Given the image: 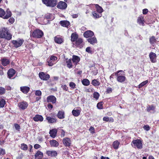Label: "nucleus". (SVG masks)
<instances>
[{"label": "nucleus", "instance_id": "nucleus-1", "mask_svg": "<svg viewBox=\"0 0 159 159\" xmlns=\"http://www.w3.org/2000/svg\"><path fill=\"white\" fill-rule=\"evenodd\" d=\"M12 34L10 33L7 27H2L0 28V39H4L7 40H11Z\"/></svg>", "mask_w": 159, "mask_h": 159}, {"label": "nucleus", "instance_id": "nucleus-2", "mask_svg": "<svg viewBox=\"0 0 159 159\" xmlns=\"http://www.w3.org/2000/svg\"><path fill=\"white\" fill-rule=\"evenodd\" d=\"M143 141L141 139L133 140L131 143L132 146L135 148L141 149L143 147Z\"/></svg>", "mask_w": 159, "mask_h": 159}, {"label": "nucleus", "instance_id": "nucleus-3", "mask_svg": "<svg viewBox=\"0 0 159 159\" xmlns=\"http://www.w3.org/2000/svg\"><path fill=\"white\" fill-rule=\"evenodd\" d=\"M12 13L9 9H7L6 12L2 8H0V17L4 19H7L12 16Z\"/></svg>", "mask_w": 159, "mask_h": 159}, {"label": "nucleus", "instance_id": "nucleus-4", "mask_svg": "<svg viewBox=\"0 0 159 159\" xmlns=\"http://www.w3.org/2000/svg\"><path fill=\"white\" fill-rule=\"evenodd\" d=\"M44 33L43 31L39 29H36L34 30L31 33V37L36 39L41 38L43 36Z\"/></svg>", "mask_w": 159, "mask_h": 159}, {"label": "nucleus", "instance_id": "nucleus-5", "mask_svg": "<svg viewBox=\"0 0 159 159\" xmlns=\"http://www.w3.org/2000/svg\"><path fill=\"white\" fill-rule=\"evenodd\" d=\"M42 2L48 7H54L57 5V0H42Z\"/></svg>", "mask_w": 159, "mask_h": 159}, {"label": "nucleus", "instance_id": "nucleus-6", "mask_svg": "<svg viewBox=\"0 0 159 159\" xmlns=\"http://www.w3.org/2000/svg\"><path fill=\"white\" fill-rule=\"evenodd\" d=\"M11 43L16 48H18L20 47L23 44L24 41L23 39H20L18 40H13L11 41Z\"/></svg>", "mask_w": 159, "mask_h": 159}, {"label": "nucleus", "instance_id": "nucleus-7", "mask_svg": "<svg viewBox=\"0 0 159 159\" xmlns=\"http://www.w3.org/2000/svg\"><path fill=\"white\" fill-rule=\"evenodd\" d=\"M57 59V57L54 56H51L50 58L48 59L47 61L48 66H53L56 63Z\"/></svg>", "mask_w": 159, "mask_h": 159}, {"label": "nucleus", "instance_id": "nucleus-8", "mask_svg": "<svg viewBox=\"0 0 159 159\" xmlns=\"http://www.w3.org/2000/svg\"><path fill=\"white\" fill-rule=\"evenodd\" d=\"M39 75L40 78L43 80H48L50 78V76L49 74L43 72H40Z\"/></svg>", "mask_w": 159, "mask_h": 159}, {"label": "nucleus", "instance_id": "nucleus-9", "mask_svg": "<svg viewBox=\"0 0 159 159\" xmlns=\"http://www.w3.org/2000/svg\"><path fill=\"white\" fill-rule=\"evenodd\" d=\"M116 80L119 83H124L126 80V78L125 76V74L123 75L120 74H118L116 76Z\"/></svg>", "mask_w": 159, "mask_h": 159}, {"label": "nucleus", "instance_id": "nucleus-10", "mask_svg": "<svg viewBox=\"0 0 159 159\" xmlns=\"http://www.w3.org/2000/svg\"><path fill=\"white\" fill-rule=\"evenodd\" d=\"M67 3L63 1H60L59 2L57 5V7L61 10L65 9L67 7Z\"/></svg>", "mask_w": 159, "mask_h": 159}, {"label": "nucleus", "instance_id": "nucleus-11", "mask_svg": "<svg viewBox=\"0 0 159 159\" xmlns=\"http://www.w3.org/2000/svg\"><path fill=\"white\" fill-rule=\"evenodd\" d=\"M62 142L64 145L66 147L70 148L71 144L70 139L69 138H65L63 139Z\"/></svg>", "mask_w": 159, "mask_h": 159}, {"label": "nucleus", "instance_id": "nucleus-12", "mask_svg": "<svg viewBox=\"0 0 159 159\" xmlns=\"http://www.w3.org/2000/svg\"><path fill=\"white\" fill-rule=\"evenodd\" d=\"M149 56L152 62L154 63L157 62V56L155 53L153 52H150L149 54Z\"/></svg>", "mask_w": 159, "mask_h": 159}, {"label": "nucleus", "instance_id": "nucleus-13", "mask_svg": "<svg viewBox=\"0 0 159 159\" xmlns=\"http://www.w3.org/2000/svg\"><path fill=\"white\" fill-rule=\"evenodd\" d=\"M28 106V104L25 101L20 102L18 104V107L20 110H24Z\"/></svg>", "mask_w": 159, "mask_h": 159}, {"label": "nucleus", "instance_id": "nucleus-14", "mask_svg": "<svg viewBox=\"0 0 159 159\" xmlns=\"http://www.w3.org/2000/svg\"><path fill=\"white\" fill-rule=\"evenodd\" d=\"M46 154L50 157H56L58 154L57 152L54 150H47L46 151Z\"/></svg>", "mask_w": 159, "mask_h": 159}, {"label": "nucleus", "instance_id": "nucleus-15", "mask_svg": "<svg viewBox=\"0 0 159 159\" xmlns=\"http://www.w3.org/2000/svg\"><path fill=\"white\" fill-rule=\"evenodd\" d=\"M75 46L76 47H79L81 48L83 47V40L81 38H79L75 42Z\"/></svg>", "mask_w": 159, "mask_h": 159}, {"label": "nucleus", "instance_id": "nucleus-16", "mask_svg": "<svg viewBox=\"0 0 159 159\" xmlns=\"http://www.w3.org/2000/svg\"><path fill=\"white\" fill-rule=\"evenodd\" d=\"M71 60L74 65L76 66L80 62V59L79 56L73 55Z\"/></svg>", "mask_w": 159, "mask_h": 159}, {"label": "nucleus", "instance_id": "nucleus-17", "mask_svg": "<svg viewBox=\"0 0 159 159\" xmlns=\"http://www.w3.org/2000/svg\"><path fill=\"white\" fill-rule=\"evenodd\" d=\"M47 101L48 102H52L54 104L56 102V98L53 95H50L47 97Z\"/></svg>", "mask_w": 159, "mask_h": 159}, {"label": "nucleus", "instance_id": "nucleus-18", "mask_svg": "<svg viewBox=\"0 0 159 159\" xmlns=\"http://www.w3.org/2000/svg\"><path fill=\"white\" fill-rule=\"evenodd\" d=\"M59 23L61 26L67 28L70 25V22L66 20H61L60 22Z\"/></svg>", "mask_w": 159, "mask_h": 159}, {"label": "nucleus", "instance_id": "nucleus-19", "mask_svg": "<svg viewBox=\"0 0 159 159\" xmlns=\"http://www.w3.org/2000/svg\"><path fill=\"white\" fill-rule=\"evenodd\" d=\"M70 38L71 41L74 42L79 38V35L76 32L72 33L71 35Z\"/></svg>", "mask_w": 159, "mask_h": 159}, {"label": "nucleus", "instance_id": "nucleus-20", "mask_svg": "<svg viewBox=\"0 0 159 159\" xmlns=\"http://www.w3.org/2000/svg\"><path fill=\"white\" fill-rule=\"evenodd\" d=\"M1 64L3 66H6L10 63V60L6 58H3L0 60Z\"/></svg>", "mask_w": 159, "mask_h": 159}, {"label": "nucleus", "instance_id": "nucleus-21", "mask_svg": "<svg viewBox=\"0 0 159 159\" xmlns=\"http://www.w3.org/2000/svg\"><path fill=\"white\" fill-rule=\"evenodd\" d=\"M94 33L91 30H87L84 33L83 35L86 38L91 37L94 35Z\"/></svg>", "mask_w": 159, "mask_h": 159}, {"label": "nucleus", "instance_id": "nucleus-22", "mask_svg": "<svg viewBox=\"0 0 159 159\" xmlns=\"http://www.w3.org/2000/svg\"><path fill=\"white\" fill-rule=\"evenodd\" d=\"M16 72V70L13 68H11L7 71V74L8 77L9 79H11L15 75Z\"/></svg>", "mask_w": 159, "mask_h": 159}, {"label": "nucleus", "instance_id": "nucleus-23", "mask_svg": "<svg viewBox=\"0 0 159 159\" xmlns=\"http://www.w3.org/2000/svg\"><path fill=\"white\" fill-rule=\"evenodd\" d=\"M33 119L35 122H42L43 120V118L42 116L37 114L33 118Z\"/></svg>", "mask_w": 159, "mask_h": 159}, {"label": "nucleus", "instance_id": "nucleus-24", "mask_svg": "<svg viewBox=\"0 0 159 159\" xmlns=\"http://www.w3.org/2000/svg\"><path fill=\"white\" fill-rule=\"evenodd\" d=\"M20 90L24 93L27 94L30 91V88L27 86H23L20 87Z\"/></svg>", "mask_w": 159, "mask_h": 159}, {"label": "nucleus", "instance_id": "nucleus-25", "mask_svg": "<svg viewBox=\"0 0 159 159\" xmlns=\"http://www.w3.org/2000/svg\"><path fill=\"white\" fill-rule=\"evenodd\" d=\"M137 22L139 25L144 26L145 22L144 17L142 16H139L137 19Z\"/></svg>", "mask_w": 159, "mask_h": 159}, {"label": "nucleus", "instance_id": "nucleus-26", "mask_svg": "<svg viewBox=\"0 0 159 159\" xmlns=\"http://www.w3.org/2000/svg\"><path fill=\"white\" fill-rule=\"evenodd\" d=\"M57 129H53L50 130L49 134L50 136L53 138H55L57 136Z\"/></svg>", "mask_w": 159, "mask_h": 159}, {"label": "nucleus", "instance_id": "nucleus-27", "mask_svg": "<svg viewBox=\"0 0 159 159\" xmlns=\"http://www.w3.org/2000/svg\"><path fill=\"white\" fill-rule=\"evenodd\" d=\"M120 72L124 73V72L122 70H119L116 72L113 73L112 74H111L109 77V79L110 81L112 83H113L114 80L113 76H114L115 75L117 76V75H118V74Z\"/></svg>", "mask_w": 159, "mask_h": 159}, {"label": "nucleus", "instance_id": "nucleus-28", "mask_svg": "<svg viewBox=\"0 0 159 159\" xmlns=\"http://www.w3.org/2000/svg\"><path fill=\"white\" fill-rule=\"evenodd\" d=\"M57 116L59 119H64L65 117L64 111L63 110L59 111L57 115Z\"/></svg>", "mask_w": 159, "mask_h": 159}, {"label": "nucleus", "instance_id": "nucleus-29", "mask_svg": "<svg viewBox=\"0 0 159 159\" xmlns=\"http://www.w3.org/2000/svg\"><path fill=\"white\" fill-rule=\"evenodd\" d=\"M66 63L67 67L69 69L72 68L73 67V66L72 65L71 59H68V58H66Z\"/></svg>", "mask_w": 159, "mask_h": 159}, {"label": "nucleus", "instance_id": "nucleus-30", "mask_svg": "<svg viewBox=\"0 0 159 159\" xmlns=\"http://www.w3.org/2000/svg\"><path fill=\"white\" fill-rule=\"evenodd\" d=\"M49 143L52 147H57L59 145L58 142L55 140H51L50 141Z\"/></svg>", "mask_w": 159, "mask_h": 159}, {"label": "nucleus", "instance_id": "nucleus-31", "mask_svg": "<svg viewBox=\"0 0 159 159\" xmlns=\"http://www.w3.org/2000/svg\"><path fill=\"white\" fill-rule=\"evenodd\" d=\"M46 119L48 121V122L50 123H55L57 121V119L50 116H47Z\"/></svg>", "mask_w": 159, "mask_h": 159}, {"label": "nucleus", "instance_id": "nucleus-32", "mask_svg": "<svg viewBox=\"0 0 159 159\" xmlns=\"http://www.w3.org/2000/svg\"><path fill=\"white\" fill-rule=\"evenodd\" d=\"M35 158L41 159L43 157V153L40 151H38L34 155Z\"/></svg>", "mask_w": 159, "mask_h": 159}, {"label": "nucleus", "instance_id": "nucleus-33", "mask_svg": "<svg viewBox=\"0 0 159 159\" xmlns=\"http://www.w3.org/2000/svg\"><path fill=\"white\" fill-rule=\"evenodd\" d=\"M54 41L56 43L60 44L63 42V39L59 36H57L55 37Z\"/></svg>", "mask_w": 159, "mask_h": 159}, {"label": "nucleus", "instance_id": "nucleus-34", "mask_svg": "<svg viewBox=\"0 0 159 159\" xmlns=\"http://www.w3.org/2000/svg\"><path fill=\"white\" fill-rule=\"evenodd\" d=\"M149 41L151 44L153 45L156 43L157 39L154 36H152L149 38Z\"/></svg>", "mask_w": 159, "mask_h": 159}, {"label": "nucleus", "instance_id": "nucleus-35", "mask_svg": "<svg viewBox=\"0 0 159 159\" xmlns=\"http://www.w3.org/2000/svg\"><path fill=\"white\" fill-rule=\"evenodd\" d=\"M91 84L94 86H99L100 84V82L99 81L98 79H94L91 82Z\"/></svg>", "mask_w": 159, "mask_h": 159}, {"label": "nucleus", "instance_id": "nucleus-36", "mask_svg": "<svg viewBox=\"0 0 159 159\" xmlns=\"http://www.w3.org/2000/svg\"><path fill=\"white\" fill-rule=\"evenodd\" d=\"M88 41L92 44L97 43V40L96 38L95 37H93V38L91 37L90 38H88L87 39Z\"/></svg>", "mask_w": 159, "mask_h": 159}, {"label": "nucleus", "instance_id": "nucleus-37", "mask_svg": "<svg viewBox=\"0 0 159 159\" xmlns=\"http://www.w3.org/2000/svg\"><path fill=\"white\" fill-rule=\"evenodd\" d=\"M80 112L81 110L74 109L72 111V113L74 116L77 117L80 115Z\"/></svg>", "mask_w": 159, "mask_h": 159}, {"label": "nucleus", "instance_id": "nucleus-38", "mask_svg": "<svg viewBox=\"0 0 159 159\" xmlns=\"http://www.w3.org/2000/svg\"><path fill=\"white\" fill-rule=\"evenodd\" d=\"M92 13L93 17L95 19L99 18L101 16V14L97 13L95 11H93Z\"/></svg>", "mask_w": 159, "mask_h": 159}, {"label": "nucleus", "instance_id": "nucleus-39", "mask_svg": "<svg viewBox=\"0 0 159 159\" xmlns=\"http://www.w3.org/2000/svg\"><path fill=\"white\" fill-rule=\"evenodd\" d=\"M95 7L97 11L100 14H101V13L103 11V9L98 4L95 5Z\"/></svg>", "mask_w": 159, "mask_h": 159}, {"label": "nucleus", "instance_id": "nucleus-40", "mask_svg": "<svg viewBox=\"0 0 159 159\" xmlns=\"http://www.w3.org/2000/svg\"><path fill=\"white\" fill-rule=\"evenodd\" d=\"M120 143L118 140L114 141L112 144V147L115 149H117L119 147Z\"/></svg>", "mask_w": 159, "mask_h": 159}, {"label": "nucleus", "instance_id": "nucleus-41", "mask_svg": "<svg viewBox=\"0 0 159 159\" xmlns=\"http://www.w3.org/2000/svg\"><path fill=\"white\" fill-rule=\"evenodd\" d=\"M103 120L104 121L106 122H113L114 121V120L112 117L109 118L108 117L105 116L103 117Z\"/></svg>", "mask_w": 159, "mask_h": 159}, {"label": "nucleus", "instance_id": "nucleus-42", "mask_svg": "<svg viewBox=\"0 0 159 159\" xmlns=\"http://www.w3.org/2000/svg\"><path fill=\"white\" fill-rule=\"evenodd\" d=\"M83 84L84 86H88L90 84L89 81L87 79H84L82 81Z\"/></svg>", "mask_w": 159, "mask_h": 159}, {"label": "nucleus", "instance_id": "nucleus-43", "mask_svg": "<svg viewBox=\"0 0 159 159\" xmlns=\"http://www.w3.org/2000/svg\"><path fill=\"white\" fill-rule=\"evenodd\" d=\"M20 148L21 150L25 151L28 150V147L26 144L22 143L20 144Z\"/></svg>", "mask_w": 159, "mask_h": 159}, {"label": "nucleus", "instance_id": "nucleus-44", "mask_svg": "<svg viewBox=\"0 0 159 159\" xmlns=\"http://www.w3.org/2000/svg\"><path fill=\"white\" fill-rule=\"evenodd\" d=\"M6 103V101L3 98H2L0 100V108L3 107Z\"/></svg>", "mask_w": 159, "mask_h": 159}, {"label": "nucleus", "instance_id": "nucleus-45", "mask_svg": "<svg viewBox=\"0 0 159 159\" xmlns=\"http://www.w3.org/2000/svg\"><path fill=\"white\" fill-rule=\"evenodd\" d=\"M155 109V107L153 105H148L147 108V111L148 112L150 111L151 110H154Z\"/></svg>", "mask_w": 159, "mask_h": 159}, {"label": "nucleus", "instance_id": "nucleus-46", "mask_svg": "<svg viewBox=\"0 0 159 159\" xmlns=\"http://www.w3.org/2000/svg\"><path fill=\"white\" fill-rule=\"evenodd\" d=\"M103 102H100L97 104V107L99 109H103Z\"/></svg>", "mask_w": 159, "mask_h": 159}, {"label": "nucleus", "instance_id": "nucleus-47", "mask_svg": "<svg viewBox=\"0 0 159 159\" xmlns=\"http://www.w3.org/2000/svg\"><path fill=\"white\" fill-rule=\"evenodd\" d=\"M148 82V80H146L145 81H144L141 83L139 85H138V87L139 88H140L142 87L143 86L147 84Z\"/></svg>", "mask_w": 159, "mask_h": 159}, {"label": "nucleus", "instance_id": "nucleus-48", "mask_svg": "<svg viewBox=\"0 0 159 159\" xmlns=\"http://www.w3.org/2000/svg\"><path fill=\"white\" fill-rule=\"evenodd\" d=\"M100 96L99 93L96 92H95L93 94V97L96 100L98 99Z\"/></svg>", "mask_w": 159, "mask_h": 159}, {"label": "nucleus", "instance_id": "nucleus-49", "mask_svg": "<svg viewBox=\"0 0 159 159\" xmlns=\"http://www.w3.org/2000/svg\"><path fill=\"white\" fill-rule=\"evenodd\" d=\"M69 86L72 89H75L76 87V84L73 82H71L69 83Z\"/></svg>", "mask_w": 159, "mask_h": 159}, {"label": "nucleus", "instance_id": "nucleus-50", "mask_svg": "<svg viewBox=\"0 0 159 159\" xmlns=\"http://www.w3.org/2000/svg\"><path fill=\"white\" fill-rule=\"evenodd\" d=\"M6 92L5 89L2 87H0V95L4 94Z\"/></svg>", "mask_w": 159, "mask_h": 159}, {"label": "nucleus", "instance_id": "nucleus-51", "mask_svg": "<svg viewBox=\"0 0 159 159\" xmlns=\"http://www.w3.org/2000/svg\"><path fill=\"white\" fill-rule=\"evenodd\" d=\"M14 126L16 130H17L18 131H20V127L19 125L15 123L14 124Z\"/></svg>", "mask_w": 159, "mask_h": 159}, {"label": "nucleus", "instance_id": "nucleus-52", "mask_svg": "<svg viewBox=\"0 0 159 159\" xmlns=\"http://www.w3.org/2000/svg\"><path fill=\"white\" fill-rule=\"evenodd\" d=\"M35 94L36 96H41L42 95V92L40 90H36L35 91Z\"/></svg>", "mask_w": 159, "mask_h": 159}, {"label": "nucleus", "instance_id": "nucleus-53", "mask_svg": "<svg viewBox=\"0 0 159 159\" xmlns=\"http://www.w3.org/2000/svg\"><path fill=\"white\" fill-rule=\"evenodd\" d=\"M143 128L146 131H148L150 129V128L148 125H144V126L143 127Z\"/></svg>", "mask_w": 159, "mask_h": 159}, {"label": "nucleus", "instance_id": "nucleus-54", "mask_svg": "<svg viewBox=\"0 0 159 159\" xmlns=\"http://www.w3.org/2000/svg\"><path fill=\"white\" fill-rule=\"evenodd\" d=\"M89 130L91 134H93L95 133L94 128L93 126H91L90 127Z\"/></svg>", "mask_w": 159, "mask_h": 159}, {"label": "nucleus", "instance_id": "nucleus-55", "mask_svg": "<svg viewBox=\"0 0 159 159\" xmlns=\"http://www.w3.org/2000/svg\"><path fill=\"white\" fill-rule=\"evenodd\" d=\"M52 15L49 13L45 15V18L48 20H50L51 18Z\"/></svg>", "mask_w": 159, "mask_h": 159}, {"label": "nucleus", "instance_id": "nucleus-56", "mask_svg": "<svg viewBox=\"0 0 159 159\" xmlns=\"http://www.w3.org/2000/svg\"><path fill=\"white\" fill-rule=\"evenodd\" d=\"M61 88H62L63 89L66 91H67L68 89V88L67 87V86L65 84V85H62L61 86Z\"/></svg>", "mask_w": 159, "mask_h": 159}, {"label": "nucleus", "instance_id": "nucleus-57", "mask_svg": "<svg viewBox=\"0 0 159 159\" xmlns=\"http://www.w3.org/2000/svg\"><path fill=\"white\" fill-rule=\"evenodd\" d=\"M6 153L5 151V149L2 148H0V155H4Z\"/></svg>", "mask_w": 159, "mask_h": 159}, {"label": "nucleus", "instance_id": "nucleus-58", "mask_svg": "<svg viewBox=\"0 0 159 159\" xmlns=\"http://www.w3.org/2000/svg\"><path fill=\"white\" fill-rule=\"evenodd\" d=\"M61 137H63L65 135V132L63 129H61Z\"/></svg>", "mask_w": 159, "mask_h": 159}, {"label": "nucleus", "instance_id": "nucleus-59", "mask_svg": "<svg viewBox=\"0 0 159 159\" xmlns=\"http://www.w3.org/2000/svg\"><path fill=\"white\" fill-rule=\"evenodd\" d=\"M112 92V89L111 88L108 87L107 89L106 92L107 93H111Z\"/></svg>", "mask_w": 159, "mask_h": 159}, {"label": "nucleus", "instance_id": "nucleus-60", "mask_svg": "<svg viewBox=\"0 0 159 159\" xmlns=\"http://www.w3.org/2000/svg\"><path fill=\"white\" fill-rule=\"evenodd\" d=\"M86 51L87 52L90 53H92V52L91 50V48L90 47H88L86 48Z\"/></svg>", "mask_w": 159, "mask_h": 159}, {"label": "nucleus", "instance_id": "nucleus-61", "mask_svg": "<svg viewBox=\"0 0 159 159\" xmlns=\"http://www.w3.org/2000/svg\"><path fill=\"white\" fill-rule=\"evenodd\" d=\"M10 17V18H9L8 21L10 23L12 24L14 22L15 20L13 17Z\"/></svg>", "mask_w": 159, "mask_h": 159}, {"label": "nucleus", "instance_id": "nucleus-62", "mask_svg": "<svg viewBox=\"0 0 159 159\" xmlns=\"http://www.w3.org/2000/svg\"><path fill=\"white\" fill-rule=\"evenodd\" d=\"M41 147V146L40 145L38 144H35L34 145V148L36 149H37Z\"/></svg>", "mask_w": 159, "mask_h": 159}, {"label": "nucleus", "instance_id": "nucleus-63", "mask_svg": "<svg viewBox=\"0 0 159 159\" xmlns=\"http://www.w3.org/2000/svg\"><path fill=\"white\" fill-rule=\"evenodd\" d=\"M47 107L49 109H52L53 107V106L51 103H48L47 105Z\"/></svg>", "mask_w": 159, "mask_h": 159}, {"label": "nucleus", "instance_id": "nucleus-64", "mask_svg": "<svg viewBox=\"0 0 159 159\" xmlns=\"http://www.w3.org/2000/svg\"><path fill=\"white\" fill-rule=\"evenodd\" d=\"M148 11V9H144L143 10V14L146 15V14Z\"/></svg>", "mask_w": 159, "mask_h": 159}]
</instances>
